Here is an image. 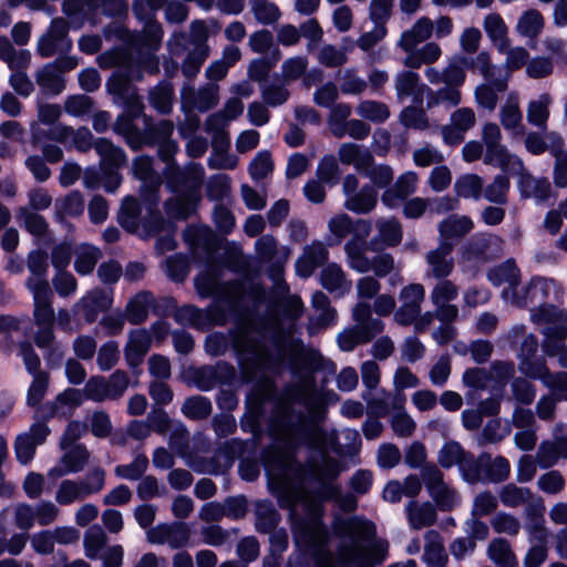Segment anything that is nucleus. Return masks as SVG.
Masks as SVG:
<instances>
[{
	"label": "nucleus",
	"mask_w": 567,
	"mask_h": 567,
	"mask_svg": "<svg viewBox=\"0 0 567 567\" xmlns=\"http://www.w3.org/2000/svg\"><path fill=\"white\" fill-rule=\"evenodd\" d=\"M433 30L434 22L427 17H421L401 34L396 45L403 51H413L420 43L431 38Z\"/></svg>",
	"instance_id": "53"
},
{
	"label": "nucleus",
	"mask_w": 567,
	"mask_h": 567,
	"mask_svg": "<svg viewBox=\"0 0 567 567\" xmlns=\"http://www.w3.org/2000/svg\"><path fill=\"white\" fill-rule=\"evenodd\" d=\"M476 115L471 107L456 109L450 117V123L442 127V137L447 145H458L465 140V134L475 126Z\"/></svg>",
	"instance_id": "31"
},
{
	"label": "nucleus",
	"mask_w": 567,
	"mask_h": 567,
	"mask_svg": "<svg viewBox=\"0 0 567 567\" xmlns=\"http://www.w3.org/2000/svg\"><path fill=\"white\" fill-rule=\"evenodd\" d=\"M475 465L478 472L476 483H502L505 482L511 474V465L506 457L496 456L492 458L488 453H482L475 456Z\"/></svg>",
	"instance_id": "35"
},
{
	"label": "nucleus",
	"mask_w": 567,
	"mask_h": 567,
	"mask_svg": "<svg viewBox=\"0 0 567 567\" xmlns=\"http://www.w3.org/2000/svg\"><path fill=\"white\" fill-rule=\"evenodd\" d=\"M410 70L399 71L393 79V85L399 102L412 97L414 101H420L424 92H426V85L422 83L420 75Z\"/></svg>",
	"instance_id": "44"
},
{
	"label": "nucleus",
	"mask_w": 567,
	"mask_h": 567,
	"mask_svg": "<svg viewBox=\"0 0 567 567\" xmlns=\"http://www.w3.org/2000/svg\"><path fill=\"white\" fill-rule=\"evenodd\" d=\"M94 150L100 156L101 168L120 169L127 163L125 151L111 140L100 137L94 142Z\"/></svg>",
	"instance_id": "55"
},
{
	"label": "nucleus",
	"mask_w": 567,
	"mask_h": 567,
	"mask_svg": "<svg viewBox=\"0 0 567 567\" xmlns=\"http://www.w3.org/2000/svg\"><path fill=\"white\" fill-rule=\"evenodd\" d=\"M508 82L509 76H504L484 81L477 85L474 91L476 104L488 112L495 111L499 100L498 95L507 91Z\"/></svg>",
	"instance_id": "46"
},
{
	"label": "nucleus",
	"mask_w": 567,
	"mask_h": 567,
	"mask_svg": "<svg viewBox=\"0 0 567 567\" xmlns=\"http://www.w3.org/2000/svg\"><path fill=\"white\" fill-rule=\"evenodd\" d=\"M231 311L229 305L217 297L206 309L205 329L224 327L229 317L235 327L229 338L235 352L243 358L241 370L246 381H252L260 371L279 372L285 363V331L277 317L250 316Z\"/></svg>",
	"instance_id": "2"
},
{
	"label": "nucleus",
	"mask_w": 567,
	"mask_h": 567,
	"mask_svg": "<svg viewBox=\"0 0 567 567\" xmlns=\"http://www.w3.org/2000/svg\"><path fill=\"white\" fill-rule=\"evenodd\" d=\"M106 472L95 466L81 480H63L55 491V502L61 506H69L82 502L91 495L99 494L105 487Z\"/></svg>",
	"instance_id": "11"
},
{
	"label": "nucleus",
	"mask_w": 567,
	"mask_h": 567,
	"mask_svg": "<svg viewBox=\"0 0 567 567\" xmlns=\"http://www.w3.org/2000/svg\"><path fill=\"white\" fill-rule=\"evenodd\" d=\"M437 464L443 468L457 466L463 480L470 484H475L478 480V472L475 465V455L456 442H446L437 453Z\"/></svg>",
	"instance_id": "21"
},
{
	"label": "nucleus",
	"mask_w": 567,
	"mask_h": 567,
	"mask_svg": "<svg viewBox=\"0 0 567 567\" xmlns=\"http://www.w3.org/2000/svg\"><path fill=\"white\" fill-rule=\"evenodd\" d=\"M378 235L370 241L373 249L381 243L384 247H396L403 239V228L399 219L395 217L378 218L375 220Z\"/></svg>",
	"instance_id": "52"
},
{
	"label": "nucleus",
	"mask_w": 567,
	"mask_h": 567,
	"mask_svg": "<svg viewBox=\"0 0 567 567\" xmlns=\"http://www.w3.org/2000/svg\"><path fill=\"white\" fill-rule=\"evenodd\" d=\"M408 522L413 529L430 527L436 523L437 512L430 502L411 501L405 506Z\"/></svg>",
	"instance_id": "56"
},
{
	"label": "nucleus",
	"mask_w": 567,
	"mask_h": 567,
	"mask_svg": "<svg viewBox=\"0 0 567 567\" xmlns=\"http://www.w3.org/2000/svg\"><path fill=\"white\" fill-rule=\"evenodd\" d=\"M333 533L341 542L337 547V559L343 566L374 567L383 564L389 555V543L377 538L375 524L362 516L338 518Z\"/></svg>",
	"instance_id": "4"
},
{
	"label": "nucleus",
	"mask_w": 567,
	"mask_h": 567,
	"mask_svg": "<svg viewBox=\"0 0 567 567\" xmlns=\"http://www.w3.org/2000/svg\"><path fill=\"white\" fill-rule=\"evenodd\" d=\"M199 200L200 196L181 194L166 199L164 210L169 219L186 220L196 213Z\"/></svg>",
	"instance_id": "59"
},
{
	"label": "nucleus",
	"mask_w": 567,
	"mask_h": 567,
	"mask_svg": "<svg viewBox=\"0 0 567 567\" xmlns=\"http://www.w3.org/2000/svg\"><path fill=\"white\" fill-rule=\"evenodd\" d=\"M147 542L156 545L167 544L173 549L186 546L190 538V528L186 523H162L146 530Z\"/></svg>",
	"instance_id": "26"
},
{
	"label": "nucleus",
	"mask_w": 567,
	"mask_h": 567,
	"mask_svg": "<svg viewBox=\"0 0 567 567\" xmlns=\"http://www.w3.org/2000/svg\"><path fill=\"white\" fill-rule=\"evenodd\" d=\"M550 141L549 154L554 157L553 181L556 187H567V150L564 138L555 132L547 135Z\"/></svg>",
	"instance_id": "48"
},
{
	"label": "nucleus",
	"mask_w": 567,
	"mask_h": 567,
	"mask_svg": "<svg viewBox=\"0 0 567 567\" xmlns=\"http://www.w3.org/2000/svg\"><path fill=\"white\" fill-rule=\"evenodd\" d=\"M502 238L496 235L475 234L462 246L461 259L473 264L491 262L502 256Z\"/></svg>",
	"instance_id": "19"
},
{
	"label": "nucleus",
	"mask_w": 567,
	"mask_h": 567,
	"mask_svg": "<svg viewBox=\"0 0 567 567\" xmlns=\"http://www.w3.org/2000/svg\"><path fill=\"white\" fill-rule=\"evenodd\" d=\"M360 256L362 259H351L347 262L351 269L360 274L373 271L374 277L384 278L396 269L394 258L389 252L378 254L371 259L368 257L367 252Z\"/></svg>",
	"instance_id": "42"
},
{
	"label": "nucleus",
	"mask_w": 567,
	"mask_h": 567,
	"mask_svg": "<svg viewBox=\"0 0 567 567\" xmlns=\"http://www.w3.org/2000/svg\"><path fill=\"white\" fill-rule=\"evenodd\" d=\"M85 400L83 390L68 388L59 393L54 400L47 402L39 408L43 419L66 417L72 411L79 408Z\"/></svg>",
	"instance_id": "29"
},
{
	"label": "nucleus",
	"mask_w": 567,
	"mask_h": 567,
	"mask_svg": "<svg viewBox=\"0 0 567 567\" xmlns=\"http://www.w3.org/2000/svg\"><path fill=\"white\" fill-rule=\"evenodd\" d=\"M465 65L466 60L464 58H457L450 61L443 70H439L433 66L425 70L424 74L430 84H444V86L439 87L437 90H432L429 86L426 87L427 110L439 105L451 109L457 106L462 102L461 87L466 80Z\"/></svg>",
	"instance_id": "5"
},
{
	"label": "nucleus",
	"mask_w": 567,
	"mask_h": 567,
	"mask_svg": "<svg viewBox=\"0 0 567 567\" xmlns=\"http://www.w3.org/2000/svg\"><path fill=\"white\" fill-rule=\"evenodd\" d=\"M255 251L260 261L271 264L274 277L281 274L290 252L287 247H279L278 240L270 234L261 235L256 240Z\"/></svg>",
	"instance_id": "33"
},
{
	"label": "nucleus",
	"mask_w": 567,
	"mask_h": 567,
	"mask_svg": "<svg viewBox=\"0 0 567 567\" xmlns=\"http://www.w3.org/2000/svg\"><path fill=\"white\" fill-rule=\"evenodd\" d=\"M453 250L454 244L452 241H439L437 247L425 252L424 278L426 280L444 279L454 272Z\"/></svg>",
	"instance_id": "23"
},
{
	"label": "nucleus",
	"mask_w": 567,
	"mask_h": 567,
	"mask_svg": "<svg viewBox=\"0 0 567 567\" xmlns=\"http://www.w3.org/2000/svg\"><path fill=\"white\" fill-rule=\"evenodd\" d=\"M79 62L75 56H59L34 73L35 83L45 95H59L65 89L63 74L72 71Z\"/></svg>",
	"instance_id": "17"
},
{
	"label": "nucleus",
	"mask_w": 567,
	"mask_h": 567,
	"mask_svg": "<svg viewBox=\"0 0 567 567\" xmlns=\"http://www.w3.org/2000/svg\"><path fill=\"white\" fill-rule=\"evenodd\" d=\"M195 288L202 298L215 296L225 300L231 311H237L246 295V288L240 280L220 282L215 272L205 271L195 278Z\"/></svg>",
	"instance_id": "12"
},
{
	"label": "nucleus",
	"mask_w": 567,
	"mask_h": 567,
	"mask_svg": "<svg viewBox=\"0 0 567 567\" xmlns=\"http://www.w3.org/2000/svg\"><path fill=\"white\" fill-rule=\"evenodd\" d=\"M120 136L123 137L126 145L134 152L144 146L153 147L156 144L172 137L174 123L171 120H161L153 123L152 117L144 115V128L141 130L136 124H118Z\"/></svg>",
	"instance_id": "9"
},
{
	"label": "nucleus",
	"mask_w": 567,
	"mask_h": 567,
	"mask_svg": "<svg viewBox=\"0 0 567 567\" xmlns=\"http://www.w3.org/2000/svg\"><path fill=\"white\" fill-rule=\"evenodd\" d=\"M530 318L536 324H545L542 330L544 337L567 339V310L556 306L537 308Z\"/></svg>",
	"instance_id": "30"
},
{
	"label": "nucleus",
	"mask_w": 567,
	"mask_h": 567,
	"mask_svg": "<svg viewBox=\"0 0 567 567\" xmlns=\"http://www.w3.org/2000/svg\"><path fill=\"white\" fill-rule=\"evenodd\" d=\"M130 384L128 375L123 370H116L109 378L102 375L91 377L83 390L85 400L93 402H104L106 400H117L123 396Z\"/></svg>",
	"instance_id": "16"
},
{
	"label": "nucleus",
	"mask_w": 567,
	"mask_h": 567,
	"mask_svg": "<svg viewBox=\"0 0 567 567\" xmlns=\"http://www.w3.org/2000/svg\"><path fill=\"white\" fill-rule=\"evenodd\" d=\"M518 176V189L523 198H534L537 203H545L551 195V185L546 177H534L523 163V171L515 172Z\"/></svg>",
	"instance_id": "43"
},
{
	"label": "nucleus",
	"mask_w": 567,
	"mask_h": 567,
	"mask_svg": "<svg viewBox=\"0 0 567 567\" xmlns=\"http://www.w3.org/2000/svg\"><path fill=\"white\" fill-rule=\"evenodd\" d=\"M168 187L174 192L189 196H200V189L205 178V169L198 164L190 162L184 167L171 166L164 171Z\"/></svg>",
	"instance_id": "18"
},
{
	"label": "nucleus",
	"mask_w": 567,
	"mask_h": 567,
	"mask_svg": "<svg viewBox=\"0 0 567 567\" xmlns=\"http://www.w3.org/2000/svg\"><path fill=\"white\" fill-rule=\"evenodd\" d=\"M328 258L329 251L326 245L318 240L312 241L303 248L302 255L296 262L297 274L308 278L318 267L322 266Z\"/></svg>",
	"instance_id": "47"
},
{
	"label": "nucleus",
	"mask_w": 567,
	"mask_h": 567,
	"mask_svg": "<svg viewBox=\"0 0 567 567\" xmlns=\"http://www.w3.org/2000/svg\"><path fill=\"white\" fill-rule=\"evenodd\" d=\"M488 281L495 287L507 284L516 290L520 280V270L514 259L506 261L491 268L487 271Z\"/></svg>",
	"instance_id": "62"
},
{
	"label": "nucleus",
	"mask_w": 567,
	"mask_h": 567,
	"mask_svg": "<svg viewBox=\"0 0 567 567\" xmlns=\"http://www.w3.org/2000/svg\"><path fill=\"white\" fill-rule=\"evenodd\" d=\"M311 306L317 315L309 318L307 329L310 334H315L336 323L337 310L331 307L330 299L324 292L316 291L311 298Z\"/></svg>",
	"instance_id": "40"
},
{
	"label": "nucleus",
	"mask_w": 567,
	"mask_h": 567,
	"mask_svg": "<svg viewBox=\"0 0 567 567\" xmlns=\"http://www.w3.org/2000/svg\"><path fill=\"white\" fill-rule=\"evenodd\" d=\"M69 31L70 23L65 18L56 17L52 19L47 31L38 39L37 53L43 59L54 55H58V58L69 56L68 53L73 48Z\"/></svg>",
	"instance_id": "15"
},
{
	"label": "nucleus",
	"mask_w": 567,
	"mask_h": 567,
	"mask_svg": "<svg viewBox=\"0 0 567 567\" xmlns=\"http://www.w3.org/2000/svg\"><path fill=\"white\" fill-rule=\"evenodd\" d=\"M267 402H272L268 420V434L272 440L285 444L303 442L312 445L321 439L320 423L326 419L327 405L311 375L287 383L279 393L276 392L274 380H258L251 390L256 420L262 415Z\"/></svg>",
	"instance_id": "1"
},
{
	"label": "nucleus",
	"mask_w": 567,
	"mask_h": 567,
	"mask_svg": "<svg viewBox=\"0 0 567 567\" xmlns=\"http://www.w3.org/2000/svg\"><path fill=\"white\" fill-rule=\"evenodd\" d=\"M352 319L355 326L344 329L337 336L340 350L350 352L359 344H367L384 330L381 319L372 316L371 306L358 302L352 309Z\"/></svg>",
	"instance_id": "7"
},
{
	"label": "nucleus",
	"mask_w": 567,
	"mask_h": 567,
	"mask_svg": "<svg viewBox=\"0 0 567 567\" xmlns=\"http://www.w3.org/2000/svg\"><path fill=\"white\" fill-rule=\"evenodd\" d=\"M498 115L501 125L512 137L516 138L525 134L523 113L516 93L508 94L505 103L499 109Z\"/></svg>",
	"instance_id": "45"
},
{
	"label": "nucleus",
	"mask_w": 567,
	"mask_h": 567,
	"mask_svg": "<svg viewBox=\"0 0 567 567\" xmlns=\"http://www.w3.org/2000/svg\"><path fill=\"white\" fill-rule=\"evenodd\" d=\"M424 563L430 567H445L449 561V556L443 545L441 534L434 529L427 530L424 535Z\"/></svg>",
	"instance_id": "58"
},
{
	"label": "nucleus",
	"mask_w": 567,
	"mask_h": 567,
	"mask_svg": "<svg viewBox=\"0 0 567 567\" xmlns=\"http://www.w3.org/2000/svg\"><path fill=\"white\" fill-rule=\"evenodd\" d=\"M33 342L39 349L43 350V359L48 368L58 369L61 367L65 357V348L56 341L54 332L43 331L39 336H33Z\"/></svg>",
	"instance_id": "54"
},
{
	"label": "nucleus",
	"mask_w": 567,
	"mask_h": 567,
	"mask_svg": "<svg viewBox=\"0 0 567 567\" xmlns=\"http://www.w3.org/2000/svg\"><path fill=\"white\" fill-rule=\"evenodd\" d=\"M30 292L33 298V322L38 328L33 336H39L43 331L54 332L55 313L52 306L53 292L51 288Z\"/></svg>",
	"instance_id": "32"
},
{
	"label": "nucleus",
	"mask_w": 567,
	"mask_h": 567,
	"mask_svg": "<svg viewBox=\"0 0 567 567\" xmlns=\"http://www.w3.org/2000/svg\"><path fill=\"white\" fill-rule=\"evenodd\" d=\"M342 192L346 197L343 207L359 215L370 214L378 204V192L371 184L359 188V179L348 174L342 181Z\"/></svg>",
	"instance_id": "20"
},
{
	"label": "nucleus",
	"mask_w": 567,
	"mask_h": 567,
	"mask_svg": "<svg viewBox=\"0 0 567 567\" xmlns=\"http://www.w3.org/2000/svg\"><path fill=\"white\" fill-rule=\"evenodd\" d=\"M474 229V223L466 215H450L443 219L439 226L440 241H451L452 239L462 238Z\"/></svg>",
	"instance_id": "57"
},
{
	"label": "nucleus",
	"mask_w": 567,
	"mask_h": 567,
	"mask_svg": "<svg viewBox=\"0 0 567 567\" xmlns=\"http://www.w3.org/2000/svg\"><path fill=\"white\" fill-rule=\"evenodd\" d=\"M482 141L485 145L483 162L486 165L498 167L511 175L523 171V159L502 144V132L496 123L488 122L483 125Z\"/></svg>",
	"instance_id": "10"
},
{
	"label": "nucleus",
	"mask_w": 567,
	"mask_h": 567,
	"mask_svg": "<svg viewBox=\"0 0 567 567\" xmlns=\"http://www.w3.org/2000/svg\"><path fill=\"white\" fill-rule=\"evenodd\" d=\"M25 267L29 270V277L25 280V287L29 291L50 288L48 281V254L42 249L29 251L25 258Z\"/></svg>",
	"instance_id": "37"
},
{
	"label": "nucleus",
	"mask_w": 567,
	"mask_h": 567,
	"mask_svg": "<svg viewBox=\"0 0 567 567\" xmlns=\"http://www.w3.org/2000/svg\"><path fill=\"white\" fill-rule=\"evenodd\" d=\"M97 63L102 69L117 68L106 82V90L116 104L134 97L137 87L132 84V81L141 80L142 71L126 51L120 49L106 51L97 56Z\"/></svg>",
	"instance_id": "6"
},
{
	"label": "nucleus",
	"mask_w": 567,
	"mask_h": 567,
	"mask_svg": "<svg viewBox=\"0 0 567 567\" xmlns=\"http://www.w3.org/2000/svg\"><path fill=\"white\" fill-rule=\"evenodd\" d=\"M31 52L27 49H17L7 35H0V60L16 72L27 71L31 64Z\"/></svg>",
	"instance_id": "51"
},
{
	"label": "nucleus",
	"mask_w": 567,
	"mask_h": 567,
	"mask_svg": "<svg viewBox=\"0 0 567 567\" xmlns=\"http://www.w3.org/2000/svg\"><path fill=\"white\" fill-rule=\"evenodd\" d=\"M361 396L367 402L369 412L377 417H384L390 412L403 410L406 402L405 394L400 391H381L375 394L364 391Z\"/></svg>",
	"instance_id": "34"
},
{
	"label": "nucleus",
	"mask_w": 567,
	"mask_h": 567,
	"mask_svg": "<svg viewBox=\"0 0 567 567\" xmlns=\"http://www.w3.org/2000/svg\"><path fill=\"white\" fill-rule=\"evenodd\" d=\"M406 56L403 59V65L409 69H420L423 64L435 63L442 55L441 47L435 42H427L420 49L404 51Z\"/></svg>",
	"instance_id": "63"
},
{
	"label": "nucleus",
	"mask_w": 567,
	"mask_h": 567,
	"mask_svg": "<svg viewBox=\"0 0 567 567\" xmlns=\"http://www.w3.org/2000/svg\"><path fill=\"white\" fill-rule=\"evenodd\" d=\"M425 298V289L421 284H410L399 295L401 306L394 313V321L400 326L412 324L421 313V305Z\"/></svg>",
	"instance_id": "24"
},
{
	"label": "nucleus",
	"mask_w": 567,
	"mask_h": 567,
	"mask_svg": "<svg viewBox=\"0 0 567 567\" xmlns=\"http://www.w3.org/2000/svg\"><path fill=\"white\" fill-rule=\"evenodd\" d=\"M152 347V334L147 329H133L127 334L124 347V357L131 368L143 363L144 358Z\"/></svg>",
	"instance_id": "41"
},
{
	"label": "nucleus",
	"mask_w": 567,
	"mask_h": 567,
	"mask_svg": "<svg viewBox=\"0 0 567 567\" xmlns=\"http://www.w3.org/2000/svg\"><path fill=\"white\" fill-rule=\"evenodd\" d=\"M18 355L22 359L23 365L31 382L27 391L25 403L28 406H39L49 392L51 373L42 367L41 359L29 341L18 343Z\"/></svg>",
	"instance_id": "8"
},
{
	"label": "nucleus",
	"mask_w": 567,
	"mask_h": 567,
	"mask_svg": "<svg viewBox=\"0 0 567 567\" xmlns=\"http://www.w3.org/2000/svg\"><path fill=\"white\" fill-rule=\"evenodd\" d=\"M371 231L372 224L370 220H353L351 229L352 237L344 245L347 262L351 259H362L360 255L368 251L370 244H368L367 238L370 236Z\"/></svg>",
	"instance_id": "49"
},
{
	"label": "nucleus",
	"mask_w": 567,
	"mask_h": 567,
	"mask_svg": "<svg viewBox=\"0 0 567 567\" xmlns=\"http://www.w3.org/2000/svg\"><path fill=\"white\" fill-rule=\"evenodd\" d=\"M236 375L235 368L225 361L214 365H202L192 373L194 385L200 391H210L219 384H229Z\"/></svg>",
	"instance_id": "25"
},
{
	"label": "nucleus",
	"mask_w": 567,
	"mask_h": 567,
	"mask_svg": "<svg viewBox=\"0 0 567 567\" xmlns=\"http://www.w3.org/2000/svg\"><path fill=\"white\" fill-rule=\"evenodd\" d=\"M265 466L271 473L278 485V502L281 508L295 509L302 505L310 516L309 520H302L295 527V534L309 550L316 567H336V558L329 549V533L322 525L321 504L302 485H295L292 476L302 473V466L288 449L278 444L266 446L261 452Z\"/></svg>",
	"instance_id": "3"
},
{
	"label": "nucleus",
	"mask_w": 567,
	"mask_h": 567,
	"mask_svg": "<svg viewBox=\"0 0 567 567\" xmlns=\"http://www.w3.org/2000/svg\"><path fill=\"white\" fill-rule=\"evenodd\" d=\"M288 350L293 372H306L299 380L308 375L315 379V373L319 371H324L329 374H334L337 371V365L333 361L324 358L319 350L306 347L301 339L287 341L286 352Z\"/></svg>",
	"instance_id": "13"
},
{
	"label": "nucleus",
	"mask_w": 567,
	"mask_h": 567,
	"mask_svg": "<svg viewBox=\"0 0 567 567\" xmlns=\"http://www.w3.org/2000/svg\"><path fill=\"white\" fill-rule=\"evenodd\" d=\"M514 295L516 303L519 307L532 306L533 313L537 308L554 307L549 301H559L563 288L551 278L535 276L520 290L514 291Z\"/></svg>",
	"instance_id": "14"
},
{
	"label": "nucleus",
	"mask_w": 567,
	"mask_h": 567,
	"mask_svg": "<svg viewBox=\"0 0 567 567\" xmlns=\"http://www.w3.org/2000/svg\"><path fill=\"white\" fill-rule=\"evenodd\" d=\"M155 297L150 291L136 293L125 307V318L132 324H141L146 321L150 308L154 307Z\"/></svg>",
	"instance_id": "61"
},
{
	"label": "nucleus",
	"mask_w": 567,
	"mask_h": 567,
	"mask_svg": "<svg viewBox=\"0 0 567 567\" xmlns=\"http://www.w3.org/2000/svg\"><path fill=\"white\" fill-rule=\"evenodd\" d=\"M483 28L491 42L499 52H505L511 44L508 27L499 13H488L483 21Z\"/></svg>",
	"instance_id": "60"
},
{
	"label": "nucleus",
	"mask_w": 567,
	"mask_h": 567,
	"mask_svg": "<svg viewBox=\"0 0 567 567\" xmlns=\"http://www.w3.org/2000/svg\"><path fill=\"white\" fill-rule=\"evenodd\" d=\"M433 280L435 285L430 292V299L435 307L434 316L442 323H452L458 317V308L451 302L458 297L460 287L449 277Z\"/></svg>",
	"instance_id": "22"
},
{
	"label": "nucleus",
	"mask_w": 567,
	"mask_h": 567,
	"mask_svg": "<svg viewBox=\"0 0 567 567\" xmlns=\"http://www.w3.org/2000/svg\"><path fill=\"white\" fill-rule=\"evenodd\" d=\"M320 284L336 297L349 293L352 287L342 267L336 262L328 264L320 272Z\"/></svg>",
	"instance_id": "50"
},
{
	"label": "nucleus",
	"mask_w": 567,
	"mask_h": 567,
	"mask_svg": "<svg viewBox=\"0 0 567 567\" xmlns=\"http://www.w3.org/2000/svg\"><path fill=\"white\" fill-rule=\"evenodd\" d=\"M91 453L84 444H75L64 450L59 463L48 471L51 480L61 478L68 474L82 472L90 461Z\"/></svg>",
	"instance_id": "28"
},
{
	"label": "nucleus",
	"mask_w": 567,
	"mask_h": 567,
	"mask_svg": "<svg viewBox=\"0 0 567 567\" xmlns=\"http://www.w3.org/2000/svg\"><path fill=\"white\" fill-rule=\"evenodd\" d=\"M181 97L185 107L206 112L218 103V86L207 83L195 90L192 84H185L181 91Z\"/></svg>",
	"instance_id": "36"
},
{
	"label": "nucleus",
	"mask_w": 567,
	"mask_h": 567,
	"mask_svg": "<svg viewBox=\"0 0 567 567\" xmlns=\"http://www.w3.org/2000/svg\"><path fill=\"white\" fill-rule=\"evenodd\" d=\"M419 177L414 172H405L395 183L381 195L382 204L390 208H398L408 197L415 193Z\"/></svg>",
	"instance_id": "39"
},
{
	"label": "nucleus",
	"mask_w": 567,
	"mask_h": 567,
	"mask_svg": "<svg viewBox=\"0 0 567 567\" xmlns=\"http://www.w3.org/2000/svg\"><path fill=\"white\" fill-rule=\"evenodd\" d=\"M150 105L159 114H169L173 110L174 86L168 81H161L148 91Z\"/></svg>",
	"instance_id": "64"
},
{
	"label": "nucleus",
	"mask_w": 567,
	"mask_h": 567,
	"mask_svg": "<svg viewBox=\"0 0 567 567\" xmlns=\"http://www.w3.org/2000/svg\"><path fill=\"white\" fill-rule=\"evenodd\" d=\"M112 293L104 289L95 288L82 297L75 305L78 313L87 322H94L100 312H104L112 306Z\"/></svg>",
	"instance_id": "38"
},
{
	"label": "nucleus",
	"mask_w": 567,
	"mask_h": 567,
	"mask_svg": "<svg viewBox=\"0 0 567 567\" xmlns=\"http://www.w3.org/2000/svg\"><path fill=\"white\" fill-rule=\"evenodd\" d=\"M49 434V426L41 421L34 422L27 432L20 433L14 440L17 461L22 465L29 464L35 455L37 447L45 442Z\"/></svg>",
	"instance_id": "27"
}]
</instances>
